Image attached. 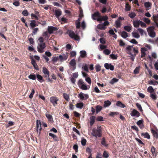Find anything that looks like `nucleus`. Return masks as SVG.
<instances>
[{"mask_svg":"<svg viewBox=\"0 0 158 158\" xmlns=\"http://www.w3.org/2000/svg\"><path fill=\"white\" fill-rule=\"evenodd\" d=\"M92 135L96 137H101L102 136V130L100 127H98L97 129H94L91 133Z\"/></svg>","mask_w":158,"mask_h":158,"instance_id":"1","label":"nucleus"},{"mask_svg":"<svg viewBox=\"0 0 158 158\" xmlns=\"http://www.w3.org/2000/svg\"><path fill=\"white\" fill-rule=\"evenodd\" d=\"M83 80L80 79L79 80L77 84L79 87L80 88L83 90H86L89 88H88V86L85 84Z\"/></svg>","mask_w":158,"mask_h":158,"instance_id":"2","label":"nucleus"},{"mask_svg":"<svg viewBox=\"0 0 158 158\" xmlns=\"http://www.w3.org/2000/svg\"><path fill=\"white\" fill-rule=\"evenodd\" d=\"M69 35L71 38L74 39L75 40L79 41L80 40L79 37L73 31H69Z\"/></svg>","mask_w":158,"mask_h":158,"instance_id":"3","label":"nucleus"},{"mask_svg":"<svg viewBox=\"0 0 158 158\" xmlns=\"http://www.w3.org/2000/svg\"><path fill=\"white\" fill-rule=\"evenodd\" d=\"M78 97L80 99L82 100H86L89 97L87 94H84L82 92H81L78 94Z\"/></svg>","mask_w":158,"mask_h":158,"instance_id":"4","label":"nucleus"},{"mask_svg":"<svg viewBox=\"0 0 158 158\" xmlns=\"http://www.w3.org/2000/svg\"><path fill=\"white\" fill-rule=\"evenodd\" d=\"M45 43L40 44L38 46V51L40 53H42L44 52V49L45 48Z\"/></svg>","mask_w":158,"mask_h":158,"instance_id":"5","label":"nucleus"},{"mask_svg":"<svg viewBox=\"0 0 158 158\" xmlns=\"http://www.w3.org/2000/svg\"><path fill=\"white\" fill-rule=\"evenodd\" d=\"M36 127L37 133H39V134H40V131L42 129L41 123L40 120H37L36 122Z\"/></svg>","mask_w":158,"mask_h":158,"instance_id":"6","label":"nucleus"},{"mask_svg":"<svg viewBox=\"0 0 158 158\" xmlns=\"http://www.w3.org/2000/svg\"><path fill=\"white\" fill-rule=\"evenodd\" d=\"M132 117H138L140 115V114L137 110L133 109L130 113Z\"/></svg>","mask_w":158,"mask_h":158,"instance_id":"7","label":"nucleus"},{"mask_svg":"<svg viewBox=\"0 0 158 158\" xmlns=\"http://www.w3.org/2000/svg\"><path fill=\"white\" fill-rule=\"evenodd\" d=\"M50 100L54 106H56L57 103V102L59 101V99L56 97H51Z\"/></svg>","mask_w":158,"mask_h":158,"instance_id":"8","label":"nucleus"},{"mask_svg":"<svg viewBox=\"0 0 158 158\" xmlns=\"http://www.w3.org/2000/svg\"><path fill=\"white\" fill-rule=\"evenodd\" d=\"M57 28L52 26H48V32L50 34H52L54 31H57Z\"/></svg>","mask_w":158,"mask_h":158,"instance_id":"9","label":"nucleus"},{"mask_svg":"<svg viewBox=\"0 0 158 158\" xmlns=\"http://www.w3.org/2000/svg\"><path fill=\"white\" fill-rule=\"evenodd\" d=\"M42 69V72L44 75V77L46 78H48L50 75L49 71L47 68L45 67H43Z\"/></svg>","mask_w":158,"mask_h":158,"instance_id":"10","label":"nucleus"},{"mask_svg":"<svg viewBox=\"0 0 158 158\" xmlns=\"http://www.w3.org/2000/svg\"><path fill=\"white\" fill-rule=\"evenodd\" d=\"M104 66L107 69H110L111 71H113L114 69V66L111 65V64H109L107 63H105Z\"/></svg>","mask_w":158,"mask_h":158,"instance_id":"11","label":"nucleus"},{"mask_svg":"<svg viewBox=\"0 0 158 158\" xmlns=\"http://www.w3.org/2000/svg\"><path fill=\"white\" fill-rule=\"evenodd\" d=\"M55 15L56 18L59 19L62 14V11L60 9L55 10L54 11Z\"/></svg>","mask_w":158,"mask_h":158,"instance_id":"12","label":"nucleus"},{"mask_svg":"<svg viewBox=\"0 0 158 158\" xmlns=\"http://www.w3.org/2000/svg\"><path fill=\"white\" fill-rule=\"evenodd\" d=\"M143 122V119L139 120L136 122L137 124L139 127L141 129H142L144 127Z\"/></svg>","mask_w":158,"mask_h":158,"instance_id":"13","label":"nucleus"},{"mask_svg":"<svg viewBox=\"0 0 158 158\" xmlns=\"http://www.w3.org/2000/svg\"><path fill=\"white\" fill-rule=\"evenodd\" d=\"M108 17L107 16L101 17L100 15V16L99 18H98L97 19V20L98 21H106L108 20Z\"/></svg>","mask_w":158,"mask_h":158,"instance_id":"14","label":"nucleus"},{"mask_svg":"<svg viewBox=\"0 0 158 158\" xmlns=\"http://www.w3.org/2000/svg\"><path fill=\"white\" fill-rule=\"evenodd\" d=\"M100 15V13L98 11H96L92 15V18L94 20H97V19L96 17H98V18H99Z\"/></svg>","mask_w":158,"mask_h":158,"instance_id":"15","label":"nucleus"},{"mask_svg":"<svg viewBox=\"0 0 158 158\" xmlns=\"http://www.w3.org/2000/svg\"><path fill=\"white\" fill-rule=\"evenodd\" d=\"M69 64L73 67V70H74L76 68V60L74 59H73L70 61Z\"/></svg>","mask_w":158,"mask_h":158,"instance_id":"16","label":"nucleus"},{"mask_svg":"<svg viewBox=\"0 0 158 158\" xmlns=\"http://www.w3.org/2000/svg\"><path fill=\"white\" fill-rule=\"evenodd\" d=\"M144 6L145 8H146V10H148L150 8H151L152 6V3L151 2H146L144 3Z\"/></svg>","mask_w":158,"mask_h":158,"instance_id":"17","label":"nucleus"},{"mask_svg":"<svg viewBox=\"0 0 158 158\" xmlns=\"http://www.w3.org/2000/svg\"><path fill=\"white\" fill-rule=\"evenodd\" d=\"M80 57L85 58L87 56V53L85 50L81 51L80 52Z\"/></svg>","mask_w":158,"mask_h":158,"instance_id":"18","label":"nucleus"},{"mask_svg":"<svg viewBox=\"0 0 158 158\" xmlns=\"http://www.w3.org/2000/svg\"><path fill=\"white\" fill-rule=\"evenodd\" d=\"M131 34L132 37L138 39L140 37V35L137 32H133Z\"/></svg>","mask_w":158,"mask_h":158,"instance_id":"19","label":"nucleus"},{"mask_svg":"<svg viewBox=\"0 0 158 158\" xmlns=\"http://www.w3.org/2000/svg\"><path fill=\"white\" fill-rule=\"evenodd\" d=\"M30 24L31 26L30 28L33 29L36 26V21L35 20H31Z\"/></svg>","mask_w":158,"mask_h":158,"instance_id":"20","label":"nucleus"},{"mask_svg":"<svg viewBox=\"0 0 158 158\" xmlns=\"http://www.w3.org/2000/svg\"><path fill=\"white\" fill-rule=\"evenodd\" d=\"M31 63L32 65L33 66L35 69L36 70H38L39 69L38 67V66L36 63L35 61L33 59H31Z\"/></svg>","mask_w":158,"mask_h":158,"instance_id":"21","label":"nucleus"},{"mask_svg":"<svg viewBox=\"0 0 158 158\" xmlns=\"http://www.w3.org/2000/svg\"><path fill=\"white\" fill-rule=\"evenodd\" d=\"M147 50L146 48H142L141 49V57H143L145 56L146 54L145 52V51H147Z\"/></svg>","mask_w":158,"mask_h":158,"instance_id":"22","label":"nucleus"},{"mask_svg":"<svg viewBox=\"0 0 158 158\" xmlns=\"http://www.w3.org/2000/svg\"><path fill=\"white\" fill-rule=\"evenodd\" d=\"M116 105L117 106L122 108H124L126 107L124 104L119 101H118L117 102Z\"/></svg>","mask_w":158,"mask_h":158,"instance_id":"23","label":"nucleus"},{"mask_svg":"<svg viewBox=\"0 0 158 158\" xmlns=\"http://www.w3.org/2000/svg\"><path fill=\"white\" fill-rule=\"evenodd\" d=\"M139 21L140 20H135L133 21V23L134 26L135 27L137 28L139 27L140 24Z\"/></svg>","mask_w":158,"mask_h":158,"instance_id":"24","label":"nucleus"},{"mask_svg":"<svg viewBox=\"0 0 158 158\" xmlns=\"http://www.w3.org/2000/svg\"><path fill=\"white\" fill-rule=\"evenodd\" d=\"M58 59H59L60 61H63L64 60H66L67 59V56L64 55H60L58 57Z\"/></svg>","mask_w":158,"mask_h":158,"instance_id":"25","label":"nucleus"},{"mask_svg":"<svg viewBox=\"0 0 158 158\" xmlns=\"http://www.w3.org/2000/svg\"><path fill=\"white\" fill-rule=\"evenodd\" d=\"M141 135L142 136H143L144 138H147L148 139L150 138V135L147 132L145 133H142L141 134Z\"/></svg>","mask_w":158,"mask_h":158,"instance_id":"26","label":"nucleus"},{"mask_svg":"<svg viewBox=\"0 0 158 158\" xmlns=\"http://www.w3.org/2000/svg\"><path fill=\"white\" fill-rule=\"evenodd\" d=\"M97 27L98 29L101 30H104L106 28V27L104 26L103 24H98L97 26Z\"/></svg>","mask_w":158,"mask_h":158,"instance_id":"27","label":"nucleus"},{"mask_svg":"<svg viewBox=\"0 0 158 158\" xmlns=\"http://www.w3.org/2000/svg\"><path fill=\"white\" fill-rule=\"evenodd\" d=\"M124 30L128 32H130L132 29V26L130 25L129 26H126L124 27Z\"/></svg>","mask_w":158,"mask_h":158,"instance_id":"28","label":"nucleus"},{"mask_svg":"<svg viewBox=\"0 0 158 158\" xmlns=\"http://www.w3.org/2000/svg\"><path fill=\"white\" fill-rule=\"evenodd\" d=\"M95 116H93L90 117V124L91 126L95 122Z\"/></svg>","mask_w":158,"mask_h":158,"instance_id":"29","label":"nucleus"},{"mask_svg":"<svg viewBox=\"0 0 158 158\" xmlns=\"http://www.w3.org/2000/svg\"><path fill=\"white\" fill-rule=\"evenodd\" d=\"M121 36L124 39L126 38L128 36L127 33L124 31L121 32Z\"/></svg>","mask_w":158,"mask_h":158,"instance_id":"30","label":"nucleus"},{"mask_svg":"<svg viewBox=\"0 0 158 158\" xmlns=\"http://www.w3.org/2000/svg\"><path fill=\"white\" fill-rule=\"evenodd\" d=\"M149 35L152 38L156 36L155 32L152 30H151L148 33Z\"/></svg>","mask_w":158,"mask_h":158,"instance_id":"31","label":"nucleus"},{"mask_svg":"<svg viewBox=\"0 0 158 158\" xmlns=\"http://www.w3.org/2000/svg\"><path fill=\"white\" fill-rule=\"evenodd\" d=\"M36 77H37L38 80L40 82L42 83L44 81V80L43 79V77L40 75L39 74H37L36 75Z\"/></svg>","mask_w":158,"mask_h":158,"instance_id":"32","label":"nucleus"},{"mask_svg":"<svg viewBox=\"0 0 158 158\" xmlns=\"http://www.w3.org/2000/svg\"><path fill=\"white\" fill-rule=\"evenodd\" d=\"M115 24L117 28L120 27L121 26V22L118 20H117L115 21Z\"/></svg>","mask_w":158,"mask_h":158,"instance_id":"33","label":"nucleus"},{"mask_svg":"<svg viewBox=\"0 0 158 158\" xmlns=\"http://www.w3.org/2000/svg\"><path fill=\"white\" fill-rule=\"evenodd\" d=\"M111 104V102L108 100L105 101L104 105V107H107L110 106Z\"/></svg>","mask_w":158,"mask_h":158,"instance_id":"34","label":"nucleus"},{"mask_svg":"<svg viewBox=\"0 0 158 158\" xmlns=\"http://www.w3.org/2000/svg\"><path fill=\"white\" fill-rule=\"evenodd\" d=\"M83 104L82 102H80L77 103L76 105L77 108L81 109L82 108Z\"/></svg>","mask_w":158,"mask_h":158,"instance_id":"35","label":"nucleus"},{"mask_svg":"<svg viewBox=\"0 0 158 158\" xmlns=\"http://www.w3.org/2000/svg\"><path fill=\"white\" fill-rule=\"evenodd\" d=\"M63 96L64 98L67 101H69V95L66 93H64Z\"/></svg>","mask_w":158,"mask_h":158,"instance_id":"36","label":"nucleus"},{"mask_svg":"<svg viewBox=\"0 0 158 158\" xmlns=\"http://www.w3.org/2000/svg\"><path fill=\"white\" fill-rule=\"evenodd\" d=\"M96 111L97 113H98L102 110V107L98 105L96 107Z\"/></svg>","mask_w":158,"mask_h":158,"instance_id":"37","label":"nucleus"},{"mask_svg":"<svg viewBox=\"0 0 158 158\" xmlns=\"http://www.w3.org/2000/svg\"><path fill=\"white\" fill-rule=\"evenodd\" d=\"M101 143L102 145L105 147H107L108 146V145H107L106 143V141L105 140V138H102Z\"/></svg>","mask_w":158,"mask_h":158,"instance_id":"38","label":"nucleus"},{"mask_svg":"<svg viewBox=\"0 0 158 158\" xmlns=\"http://www.w3.org/2000/svg\"><path fill=\"white\" fill-rule=\"evenodd\" d=\"M49 135L52 137V138L53 139L57 141V136L54 135V134L52 133H49Z\"/></svg>","mask_w":158,"mask_h":158,"instance_id":"39","label":"nucleus"},{"mask_svg":"<svg viewBox=\"0 0 158 158\" xmlns=\"http://www.w3.org/2000/svg\"><path fill=\"white\" fill-rule=\"evenodd\" d=\"M118 81V79L113 78L110 81L109 83L110 84L113 85L115 83L117 82Z\"/></svg>","mask_w":158,"mask_h":158,"instance_id":"40","label":"nucleus"},{"mask_svg":"<svg viewBox=\"0 0 158 158\" xmlns=\"http://www.w3.org/2000/svg\"><path fill=\"white\" fill-rule=\"evenodd\" d=\"M147 90L150 93H152L154 91V89L152 86H149L147 89Z\"/></svg>","mask_w":158,"mask_h":158,"instance_id":"41","label":"nucleus"},{"mask_svg":"<svg viewBox=\"0 0 158 158\" xmlns=\"http://www.w3.org/2000/svg\"><path fill=\"white\" fill-rule=\"evenodd\" d=\"M103 53L106 55H109L111 52V51L108 49H105L103 51Z\"/></svg>","mask_w":158,"mask_h":158,"instance_id":"42","label":"nucleus"},{"mask_svg":"<svg viewBox=\"0 0 158 158\" xmlns=\"http://www.w3.org/2000/svg\"><path fill=\"white\" fill-rule=\"evenodd\" d=\"M128 53L131 55V60L132 61H134V59L135 58V56H136L135 54H133L131 52H128Z\"/></svg>","mask_w":158,"mask_h":158,"instance_id":"43","label":"nucleus"},{"mask_svg":"<svg viewBox=\"0 0 158 158\" xmlns=\"http://www.w3.org/2000/svg\"><path fill=\"white\" fill-rule=\"evenodd\" d=\"M140 66L136 67L134 71V74H137L139 73Z\"/></svg>","mask_w":158,"mask_h":158,"instance_id":"44","label":"nucleus"},{"mask_svg":"<svg viewBox=\"0 0 158 158\" xmlns=\"http://www.w3.org/2000/svg\"><path fill=\"white\" fill-rule=\"evenodd\" d=\"M131 7L128 3H126L125 6V10L126 11H129L131 10Z\"/></svg>","mask_w":158,"mask_h":158,"instance_id":"45","label":"nucleus"},{"mask_svg":"<svg viewBox=\"0 0 158 158\" xmlns=\"http://www.w3.org/2000/svg\"><path fill=\"white\" fill-rule=\"evenodd\" d=\"M151 132L153 135L154 136L158 138V135L157 133V132L154 130L153 129H152L151 130Z\"/></svg>","mask_w":158,"mask_h":158,"instance_id":"46","label":"nucleus"},{"mask_svg":"<svg viewBox=\"0 0 158 158\" xmlns=\"http://www.w3.org/2000/svg\"><path fill=\"white\" fill-rule=\"evenodd\" d=\"M28 78L32 80H35L36 79V77L35 75L34 74H30L28 76Z\"/></svg>","mask_w":158,"mask_h":158,"instance_id":"47","label":"nucleus"},{"mask_svg":"<svg viewBox=\"0 0 158 158\" xmlns=\"http://www.w3.org/2000/svg\"><path fill=\"white\" fill-rule=\"evenodd\" d=\"M43 36H44L45 38L47 40H48L49 37V36L48 35V33L47 31H45L43 33Z\"/></svg>","mask_w":158,"mask_h":158,"instance_id":"48","label":"nucleus"},{"mask_svg":"<svg viewBox=\"0 0 158 158\" xmlns=\"http://www.w3.org/2000/svg\"><path fill=\"white\" fill-rule=\"evenodd\" d=\"M138 31L139 32L141 35H143L145 32L141 28H139L138 29Z\"/></svg>","mask_w":158,"mask_h":158,"instance_id":"49","label":"nucleus"},{"mask_svg":"<svg viewBox=\"0 0 158 158\" xmlns=\"http://www.w3.org/2000/svg\"><path fill=\"white\" fill-rule=\"evenodd\" d=\"M22 14L24 16H27L28 15L29 13L27 10H24L23 11Z\"/></svg>","mask_w":158,"mask_h":158,"instance_id":"50","label":"nucleus"},{"mask_svg":"<svg viewBox=\"0 0 158 158\" xmlns=\"http://www.w3.org/2000/svg\"><path fill=\"white\" fill-rule=\"evenodd\" d=\"M31 16L32 19H35L36 20H38L39 18L38 16L34 14L33 13H32L31 14Z\"/></svg>","mask_w":158,"mask_h":158,"instance_id":"51","label":"nucleus"},{"mask_svg":"<svg viewBox=\"0 0 158 158\" xmlns=\"http://www.w3.org/2000/svg\"><path fill=\"white\" fill-rule=\"evenodd\" d=\"M143 20L147 24H149L151 22V21L148 18H143Z\"/></svg>","mask_w":158,"mask_h":158,"instance_id":"52","label":"nucleus"},{"mask_svg":"<svg viewBox=\"0 0 158 158\" xmlns=\"http://www.w3.org/2000/svg\"><path fill=\"white\" fill-rule=\"evenodd\" d=\"M46 116L49 120H50L51 121L53 119L51 115L49 114L48 113H46Z\"/></svg>","mask_w":158,"mask_h":158,"instance_id":"53","label":"nucleus"},{"mask_svg":"<svg viewBox=\"0 0 158 158\" xmlns=\"http://www.w3.org/2000/svg\"><path fill=\"white\" fill-rule=\"evenodd\" d=\"M110 57L112 59L116 60L117 59V56L114 54H111L110 56Z\"/></svg>","mask_w":158,"mask_h":158,"instance_id":"54","label":"nucleus"},{"mask_svg":"<svg viewBox=\"0 0 158 158\" xmlns=\"http://www.w3.org/2000/svg\"><path fill=\"white\" fill-rule=\"evenodd\" d=\"M158 84V82L157 81H153L151 80L150 81L149 84L150 85H157Z\"/></svg>","mask_w":158,"mask_h":158,"instance_id":"55","label":"nucleus"},{"mask_svg":"<svg viewBox=\"0 0 158 158\" xmlns=\"http://www.w3.org/2000/svg\"><path fill=\"white\" fill-rule=\"evenodd\" d=\"M86 140L84 139L83 138H82L81 140V143L83 146H85L86 145Z\"/></svg>","mask_w":158,"mask_h":158,"instance_id":"56","label":"nucleus"},{"mask_svg":"<svg viewBox=\"0 0 158 158\" xmlns=\"http://www.w3.org/2000/svg\"><path fill=\"white\" fill-rule=\"evenodd\" d=\"M13 5L16 6H19L20 3L19 1L16 0L14 1L13 2Z\"/></svg>","mask_w":158,"mask_h":158,"instance_id":"57","label":"nucleus"},{"mask_svg":"<svg viewBox=\"0 0 158 158\" xmlns=\"http://www.w3.org/2000/svg\"><path fill=\"white\" fill-rule=\"evenodd\" d=\"M76 54L75 51H72L70 52V56L71 57H73L76 56Z\"/></svg>","mask_w":158,"mask_h":158,"instance_id":"58","label":"nucleus"},{"mask_svg":"<svg viewBox=\"0 0 158 158\" xmlns=\"http://www.w3.org/2000/svg\"><path fill=\"white\" fill-rule=\"evenodd\" d=\"M136 105L137 107L138 108V109L140 111H143L141 106L140 104L138 103H137L136 104Z\"/></svg>","mask_w":158,"mask_h":158,"instance_id":"59","label":"nucleus"},{"mask_svg":"<svg viewBox=\"0 0 158 158\" xmlns=\"http://www.w3.org/2000/svg\"><path fill=\"white\" fill-rule=\"evenodd\" d=\"M136 16L134 12H131L129 14V16L131 18H134Z\"/></svg>","mask_w":158,"mask_h":158,"instance_id":"60","label":"nucleus"},{"mask_svg":"<svg viewBox=\"0 0 158 158\" xmlns=\"http://www.w3.org/2000/svg\"><path fill=\"white\" fill-rule=\"evenodd\" d=\"M153 18V19L155 21V22H156L158 20V14L157 15H153L152 16Z\"/></svg>","mask_w":158,"mask_h":158,"instance_id":"61","label":"nucleus"},{"mask_svg":"<svg viewBox=\"0 0 158 158\" xmlns=\"http://www.w3.org/2000/svg\"><path fill=\"white\" fill-rule=\"evenodd\" d=\"M95 69L97 72L101 70V66L99 64H97L95 66Z\"/></svg>","mask_w":158,"mask_h":158,"instance_id":"62","label":"nucleus"},{"mask_svg":"<svg viewBox=\"0 0 158 158\" xmlns=\"http://www.w3.org/2000/svg\"><path fill=\"white\" fill-rule=\"evenodd\" d=\"M82 68L84 69V70L85 71L88 72V66L87 64H85V65L82 67Z\"/></svg>","mask_w":158,"mask_h":158,"instance_id":"63","label":"nucleus"},{"mask_svg":"<svg viewBox=\"0 0 158 158\" xmlns=\"http://www.w3.org/2000/svg\"><path fill=\"white\" fill-rule=\"evenodd\" d=\"M85 80L89 84H91V80L90 77H86L85 79Z\"/></svg>","mask_w":158,"mask_h":158,"instance_id":"64","label":"nucleus"}]
</instances>
